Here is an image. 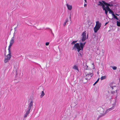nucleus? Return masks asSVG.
Returning <instances> with one entry per match:
<instances>
[{
    "mask_svg": "<svg viewBox=\"0 0 120 120\" xmlns=\"http://www.w3.org/2000/svg\"><path fill=\"white\" fill-rule=\"evenodd\" d=\"M33 106V102L31 101L30 103L29 104V106L27 109L26 112V113L24 114V117L26 118L27 117V116L29 115L30 112V110L31 107Z\"/></svg>",
    "mask_w": 120,
    "mask_h": 120,
    "instance_id": "obj_1",
    "label": "nucleus"
},
{
    "mask_svg": "<svg viewBox=\"0 0 120 120\" xmlns=\"http://www.w3.org/2000/svg\"><path fill=\"white\" fill-rule=\"evenodd\" d=\"M78 112V111L76 110L73 111L70 114L69 119L71 120L75 118L76 117Z\"/></svg>",
    "mask_w": 120,
    "mask_h": 120,
    "instance_id": "obj_2",
    "label": "nucleus"
},
{
    "mask_svg": "<svg viewBox=\"0 0 120 120\" xmlns=\"http://www.w3.org/2000/svg\"><path fill=\"white\" fill-rule=\"evenodd\" d=\"M76 49L77 51L78 52H79L80 51H82V49L79 47V43H77L75 44L73 48L72 49V50L75 49V50H76Z\"/></svg>",
    "mask_w": 120,
    "mask_h": 120,
    "instance_id": "obj_3",
    "label": "nucleus"
},
{
    "mask_svg": "<svg viewBox=\"0 0 120 120\" xmlns=\"http://www.w3.org/2000/svg\"><path fill=\"white\" fill-rule=\"evenodd\" d=\"M86 31H84L82 32V41L83 42L85 41L86 39Z\"/></svg>",
    "mask_w": 120,
    "mask_h": 120,
    "instance_id": "obj_4",
    "label": "nucleus"
},
{
    "mask_svg": "<svg viewBox=\"0 0 120 120\" xmlns=\"http://www.w3.org/2000/svg\"><path fill=\"white\" fill-rule=\"evenodd\" d=\"M115 87H116L114 85V83L113 82H112L110 83L109 84V86H108L109 89H111V88Z\"/></svg>",
    "mask_w": 120,
    "mask_h": 120,
    "instance_id": "obj_5",
    "label": "nucleus"
},
{
    "mask_svg": "<svg viewBox=\"0 0 120 120\" xmlns=\"http://www.w3.org/2000/svg\"><path fill=\"white\" fill-rule=\"evenodd\" d=\"M85 42L84 43H82L81 42H80V44H79V47L80 48H81V49H82V51L83 50V49L85 45Z\"/></svg>",
    "mask_w": 120,
    "mask_h": 120,
    "instance_id": "obj_6",
    "label": "nucleus"
},
{
    "mask_svg": "<svg viewBox=\"0 0 120 120\" xmlns=\"http://www.w3.org/2000/svg\"><path fill=\"white\" fill-rule=\"evenodd\" d=\"M115 105L114 104H113V107H112V108H110L109 109H107L106 110V111L105 112V113H106V114L109 111L113 109H114Z\"/></svg>",
    "mask_w": 120,
    "mask_h": 120,
    "instance_id": "obj_7",
    "label": "nucleus"
},
{
    "mask_svg": "<svg viewBox=\"0 0 120 120\" xmlns=\"http://www.w3.org/2000/svg\"><path fill=\"white\" fill-rule=\"evenodd\" d=\"M71 106L72 107L74 108H77L78 106L77 105V104L74 102H73L72 103L71 105Z\"/></svg>",
    "mask_w": 120,
    "mask_h": 120,
    "instance_id": "obj_8",
    "label": "nucleus"
},
{
    "mask_svg": "<svg viewBox=\"0 0 120 120\" xmlns=\"http://www.w3.org/2000/svg\"><path fill=\"white\" fill-rule=\"evenodd\" d=\"M102 2L103 3V4L105 5H108V6L111 7L113 6L112 4H110L109 3H108L105 2V1L102 0Z\"/></svg>",
    "mask_w": 120,
    "mask_h": 120,
    "instance_id": "obj_9",
    "label": "nucleus"
},
{
    "mask_svg": "<svg viewBox=\"0 0 120 120\" xmlns=\"http://www.w3.org/2000/svg\"><path fill=\"white\" fill-rule=\"evenodd\" d=\"M99 28H99V27L96 26L94 28V32L96 33Z\"/></svg>",
    "mask_w": 120,
    "mask_h": 120,
    "instance_id": "obj_10",
    "label": "nucleus"
},
{
    "mask_svg": "<svg viewBox=\"0 0 120 120\" xmlns=\"http://www.w3.org/2000/svg\"><path fill=\"white\" fill-rule=\"evenodd\" d=\"M96 26L98 27L99 28H100L101 26V24L100 23L99 21H97L96 22Z\"/></svg>",
    "mask_w": 120,
    "mask_h": 120,
    "instance_id": "obj_11",
    "label": "nucleus"
},
{
    "mask_svg": "<svg viewBox=\"0 0 120 120\" xmlns=\"http://www.w3.org/2000/svg\"><path fill=\"white\" fill-rule=\"evenodd\" d=\"M83 65L84 66V70H88V69L87 68H88V66L87 65L86 63H83Z\"/></svg>",
    "mask_w": 120,
    "mask_h": 120,
    "instance_id": "obj_12",
    "label": "nucleus"
},
{
    "mask_svg": "<svg viewBox=\"0 0 120 120\" xmlns=\"http://www.w3.org/2000/svg\"><path fill=\"white\" fill-rule=\"evenodd\" d=\"M14 42V37H13L11 38V40L10 43L13 44Z\"/></svg>",
    "mask_w": 120,
    "mask_h": 120,
    "instance_id": "obj_13",
    "label": "nucleus"
},
{
    "mask_svg": "<svg viewBox=\"0 0 120 120\" xmlns=\"http://www.w3.org/2000/svg\"><path fill=\"white\" fill-rule=\"evenodd\" d=\"M67 7L68 9L69 10H71L72 8V6L71 5H68V4H67Z\"/></svg>",
    "mask_w": 120,
    "mask_h": 120,
    "instance_id": "obj_14",
    "label": "nucleus"
},
{
    "mask_svg": "<svg viewBox=\"0 0 120 120\" xmlns=\"http://www.w3.org/2000/svg\"><path fill=\"white\" fill-rule=\"evenodd\" d=\"M109 90H110L111 91V90H114L115 91H116V92H117V87H113L111 88V89H109Z\"/></svg>",
    "mask_w": 120,
    "mask_h": 120,
    "instance_id": "obj_15",
    "label": "nucleus"
},
{
    "mask_svg": "<svg viewBox=\"0 0 120 120\" xmlns=\"http://www.w3.org/2000/svg\"><path fill=\"white\" fill-rule=\"evenodd\" d=\"M11 55H10L9 54H8L7 55L6 58H7L8 59L10 60V58H11Z\"/></svg>",
    "mask_w": 120,
    "mask_h": 120,
    "instance_id": "obj_16",
    "label": "nucleus"
},
{
    "mask_svg": "<svg viewBox=\"0 0 120 120\" xmlns=\"http://www.w3.org/2000/svg\"><path fill=\"white\" fill-rule=\"evenodd\" d=\"M84 71L85 72V74L86 75V76H87L88 77H89L90 76V73L89 72L88 73V72H86V71Z\"/></svg>",
    "mask_w": 120,
    "mask_h": 120,
    "instance_id": "obj_17",
    "label": "nucleus"
},
{
    "mask_svg": "<svg viewBox=\"0 0 120 120\" xmlns=\"http://www.w3.org/2000/svg\"><path fill=\"white\" fill-rule=\"evenodd\" d=\"M99 3L98 4V6H101L103 5V4H104L103 3L102 1H99Z\"/></svg>",
    "mask_w": 120,
    "mask_h": 120,
    "instance_id": "obj_18",
    "label": "nucleus"
},
{
    "mask_svg": "<svg viewBox=\"0 0 120 120\" xmlns=\"http://www.w3.org/2000/svg\"><path fill=\"white\" fill-rule=\"evenodd\" d=\"M106 114V113H104L103 114H101V115H100L98 117V119H97V120L99 119V118L101 117L102 116H103L105 115Z\"/></svg>",
    "mask_w": 120,
    "mask_h": 120,
    "instance_id": "obj_19",
    "label": "nucleus"
},
{
    "mask_svg": "<svg viewBox=\"0 0 120 120\" xmlns=\"http://www.w3.org/2000/svg\"><path fill=\"white\" fill-rule=\"evenodd\" d=\"M106 6L105 7V9H106V10L108 11H109V10L111 9L110 8H109L108 5Z\"/></svg>",
    "mask_w": 120,
    "mask_h": 120,
    "instance_id": "obj_20",
    "label": "nucleus"
},
{
    "mask_svg": "<svg viewBox=\"0 0 120 120\" xmlns=\"http://www.w3.org/2000/svg\"><path fill=\"white\" fill-rule=\"evenodd\" d=\"M109 11V13L111 14L112 15H113L114 14L113 12L111 9H110L109 11Z\"/></svg>",
    "mask_w": 120,
    "mask_h": 120,
    "instance_id": "obj_21",
    "label": "nucleus"
},
{
    "mask_svg": "<svg viewBox=\"0 0 120 120\" xmlns=\"http://www.w3.org/2000/svg\"><path fill=\"white\" fill-rule=\"evenodd\" d=\"M9 60H8V59L6 57H5V59L4 60V62L5 63H6L8 62Z\"/></svg>",
    "mask_w": 120,
    "mask_h": 120,
    "instance_id": "obj_22",
    "label": "nucleus"
},
{
    "mask_svg": "<svg viewBox=\"0 0 120 120\" xmlns=\"http://www.w3.org/2000/svg\"><path fill=\"white\" fill-rule=\"evenodd\" d=\"M119 21H117L116 23H117V25L118 26H120V20Z\"/></svg>",
    "mask_w": 120,
    "mask_h": 120,
    "instance_id": "obj_23",
    "label": "nucleus"
},
{
    "mask_svg": "<svg viewBox=\"0 0 120 120\" xmlns=\"http://www.w3.org/2000/svg\"><path fill=\"white\" fill-rule=\"evenodd\" d=\"M106 76H102L100 78V79L101 80H103V79H105L106 78Z\"/></svg>",
    "mask_w": 120,
    "mask_h": 120,
    "instance_id": "obj_24",
    "label": "nucleus"
},
{
    "mask_svg": "<svg viewBox=\"0 0 120 120\" xmlns=\"http://www.w3.org/2000/svg\"><path fill=\"white\" fill-rule=\"evenodd\" d=\"M45 95V93L43 91H42L41 94L40 95L41 98H42Z\"/></svg>",
    "mask_w": 120,
    "mask_h": 120,
    "instance_id": "obj_25",
    "label": "nucleus"
},
{
    "mask_svg": "<svg viewBox=\"0 0 120 120\" xmlns=\"http://www.w3.org/2000/svg\"><path fill=\"white\" fill-rule=\"evenodd\" d=\"M116 102V100L115 99H111V102L113 104L114 103H115Z\"/></svg>",
    "mask_w": 120,
    "mask_h": 120,
    "instance_id": "obj_26",
    "label": "nucleus"
},
{
    "mask_svg": "<svg viewBox=\"0 0 120 120\" xmlns=\"http://www.w3.org/2000/svg\"><path fill=\"white\" fill-rule=\"evenodd\" d=\"M83 50L82 51H81L79 53V54L78 55L79 56H81L82 57V54H83L82 52Z\"/></svg>",
    "mask_w": 120,
    "mask_h": 120,
    "instance_id": "obj_27",
    "label": "nucleus"
},
{
    "mask_svg": "<svg viewBox=\"0 0 120 120\" xmlns=\"http://www.w3.org/2000/svg\"><path fill=\"white\" fill-rule=\"evenodd\" d=\"M73 68L75 70H78V67L76 65H74L73 66Z\"/></svg>",
    "mask_w": 120,
    "mask_h": 120,
    "instance_id": "obj_28",
    "label": "nucleus"
},
{
    "mask_svg": "<svg viewBox=\"0 0 120 120\" xmlns=\"http://www.w3.org/2000/svg\"><path fill=\"white\" fill-rule=\"evenodd\" d=\"M112 16L113 17V18H114V19H116L117 20L119 19L114 14Z\"/></svg>",
    "mask_w": 120,
    "mask_h": 120,
    "instance_id": "obj_29",
    "label": "nucleus"
},
{
    "mask_svg": "<svg viewBox=\"0 0 120 120\" xmlns=\"http://www.w3.org/2000/svg\"><path fill=\"white\" fill-rule=\"evenodd\" d=\"M105 4H103L102 6H102V8H103V10H105Z\"/></svg>",
    "mask_w": 120,
    "mask_h": 120,
    "instance_id": "obj_30",
    "label": "nucleus"
},
{
    "mask_svg": "<svg viewBox=\"0 0 120 120\" xmlns=\"http://www.w3.org/2000/svg\"><path fill=\"white\" fill-rule=\"evenodd\" d=\"M77 42V41H73V42L71 43V44L72 45H73V44H75V43H76V42Z\"/></svg>",
    "mask_w": 120,
    "mask_h": 120,
    "instance_id": "obj_31",
    "label": "nucleus"
},
{
    "mask_svg": "<svg viewBox=\"0 0 120 120\" xmlns=\"http://www.w3.org/2000/svg\"><path fill=\"white\" fill-rule=\"evenodd\" d=\"M8 53H9L8 54L11 55V51L10 49H8Z\"/></svg>",
    "mask_w": 120,
    "mask_h": 120,
    "instance_id": "obj_32",
    "label": "nucleus"
},
{
    "mask_svg": "<svg viewBox=\"0 0 120 120\" xmlns=\"http://www.w3.org/2000/svg\"><path fill=\"white\" fill-rule=\"evenodd\" d=\"M14 29L15 31H14V34H16V33L17 31L16 30V28H15Z\"/></svg>",
    "mask_w": 120,
    "mask_h": 120,
    "instance_id": "obj_33",
    "label": "nucleus"
},
{
    "mask_svg": "<svg viewBox=\"0 0 120 120\" xmlns=\"http://www.w3.org/2000/svg\"><path fill=\"white\" fill-rule=\"evenodd\" d=\"M96 37V34L95 33L92 36V38H94Z\"/></svg>",
    "mask_w": 120,
    "mask_h": 120,
    "instance_id": "obj_34",
    "label": "nucleus"
},
{
    "mask_svg": "<svg viewBox=\"0 0 120 120\" xmlns=\"http://www.w3.org/2000/svg\"><path fill=\"white\" fill-rule=\"evenodd\" d=\"M13 45V44L10 43V45L8 46V49H10L11 46Z\"/></svg>",
    "mask_w": 120,
    "mask_h": 120,
    "instance_id": "obj_35",
    "label": "nucleus"
},
{
    "mask_svg": "<svg viewBox=\"0 0 120 120\" xmlns=\"http://www.w3.org/2000/svg\"><path fill=\"white\" fill-rule=\"evenodd\" d=\"M48 28L50 30V31H51V33L53 35V36H54V34L52 33V30L51 29H50L49 28Z\"/></svg>",
    "mask_w": 120,
    "mask_h": 120,
    "instance_id": "obj_36",
    "label": "nucleus"
},
{
    "mask_svg": "<svg viewBox=\"0 0 120 120\" xmlns=\"http://www.w3.org/2000/svg\"><path fill=\"white\" fill-rule=\"evenodd\" d=\"M112 69L114 70H116L117 68V67L116 66H113L112 67Z\"/></svg>",
    "mask_w": 120,
    "mask_h": 120,
    "instance_id": "obj_37",
    "label": "nucleus"
},
{
    "mask_svg": "<svg viewBox=\"0 0 120 120\" xmlns=\"http://www.w3.org/2000/svg\"><path fill=\"white\" fill-rule=\"evenodd\" d=\"M104 10L105 11V13L106 14V15H107V13L108 12V11L106 10V9H105V10Z\"/></svg>",
    "mask_w": 120,
    "mask_h": 120,
    "instance_id": "obj_38",
    "label": "nucleus"
},
{
    "mask_svg": "<svg viewBox=\"0 0 120 120\" xmlns=\"http://www.w3.org/2000/svg\"><path fill=\"white\" fill-rule=\"evenodd\" d=\"M115 93V91L114 90H112V91L111 92V94H113Z\"/></svg>",
    "mask_w": 120,
    "mask_h": 120,
    "instance_id": "obj_39",
    "label": "nucleus"
},
{
    "mask_svg": "<svg viewBox=\"0 0 120 120\" xmlns=\"http://www.w3.org/2000/svg\"><path fill=\"white\" fill-rule=\"evenodd\" d=\"M90 78H91L93 75V74L92 73H90Z\"/></svg>",
    "mask_w": 120,
    "mask_h": 120,
    "instance_id": "obj_40",
    "label": "nucleus"
},
{
    "mask_svg": "<svg viewBox=\"0 0 120 120\" xmlns=\"http://www.w3.org/2000/svg\"><path fill=\"white\" fill-rule=\"evenodd\" d=\"M85 79L87 80H90V78H86Z\"/></svg>",
    "mask_w": 120,
    "mask_h": 120,
    "instance_id": "obj_41",
    "label": "nucleus"
},
{
    "mask_svg": "<svg viewBox=\"0 0 120 120\" xmlns=\"http://www.w3.org/2000/svg\"><path fill=\"white\" fill-rule=\"evenodd\" d=\"M49 44V42H46L45 43V45H48Z\"/></svg>",
    "mask_w": 120,
    "mask_h": 120,
    "instance_id": "obj_42",
    "label": "nucleus"
},
{
    "mask_svg": "<svg viewBox=\"0 0 120 120\" xmlns=\"http://www.w3.org/2000/svg\"><path fill=\"white\" fill-rule=\"evenodd\" d=\"M15 73L16 74V75H17V69H15Z\"/></svg>",
    "mask_w": 120,
    "mask_h": 120,
    "instance_id": "obj_43",
    "label": "nucleus"
},
{
    "mask_svg": "<svg viewBox=\"0 0 120 120\" xmlns=\"http://www.w3.org/2000/svg\"><path fill=\"white\" fill-rule=\"evenodd\" d=\"M60 118L62 120L64 119V118H63V116L62 115L60 117Z\"/></svg>",
    "mask_w": 120,
    "mask_h": 120,
    "instance_id": "obj_44",
    "label": "nucleus"
},
{
    "mask_svg": "<svg viewBox=\"0 0 120 120\" xmlns=\"http://www.w3.org/2000/svg\"><path fill=\"white\" fill-rule=\"evenodd\" d=\"M99 79H100V78H98V79H97V80L95 82L96 83H97L98 82V81H99Z\"/></svg>",
    "mask_w": 120,
    "mask_h": 120,
    "instance_id": "obj_45",
    "label": "nucleus"
},
{
    "mask_svg": "<svg viewBox=\"0 0 120 120\" xmlns=\"http://www.w3.org/2000/svg\"><path fill=\"white\" fill-rule=\"evenodd\" d=\"M66 22H65L63 24V26H64L66 25Z\"/></svg>",
    "mask_w": 120,
    "mask_h": 120,
    "instance_id": "obj_46",
    "label": "nucleus"
},
{
    "mask_svg": "<svg viewBox=\"0 0 120 120\" xmlns=\"http://www.w3.org/2000/svg\"><path fill=\"white\" fill-rule=\"evenodd\" d=\"M109 22H106L105 23V26L106 25H107V24H108Z\"/></svg>",
    "mask_w": 120,
    "mask_h": 120,
    "instance_id": "obj_47",
    "label": "nucleus"
},
{
    "mask_svg": "<svg viewBox=\"0 0 120 120\" xmlns=\"http://www.w3.org/2000/svg\"><path fill=\"white\" fill-rule=\"evenodd\" d=\"M71 13L70 14V20H71Z\"/></svg>",
    "mask_w": 120,
    "mask_h": 120,
    "instance_id": "obj_48",
    "label": "nucleus"
},
{
    "mask_svg": "<svg viewBox=\"0 0 120 120\" xmlns=\"http://www.w3.org/2000/svg\"><path fill=\"white\" fill-rule=\"evenodd\" d=\"M68 19H67L66 20L65 22H66V23H67L68 22Z\"/></svg>",
    "mask_w": 120,
    "mask_h": 120,
    "instance_id": "obj_49",
    "label": "nucleus"
},
{
    "mask_svg": "<svg viewBox=\"0 0 120 120\" xmlns=\"http://www.w3.org/2000/svg\"><path fill=\"white\" fill-rule=\"evenodd\" d=\"M84 6L85 7H86V4H84Z\"/></svg>",
    "mask_w": 120,
    "mask_h": 120,
    "instance_id": "obj_50",
    "label": "nucleus"
},
{
    "mask_svg": "<svg viewBox=\"0 0 120 120\" xmlns=\"http://www.w3.org/2000/svg\"><path fill=\"white\" fill-rule=\"evenodd\" d=\"M97 83H96V82H95L94 83V84H93V85H95V84H96Z\"/></svg>",
    "mask_w": 120,
    "mask_h": 120,
    "instance_id": "obj_51",
    "label": "nucleus"
},
{
    "mask_svg": "<svg viewBox=\"0 0 120 120\" xmlns=\"http://www.w3.org/2000/svg\"><path fill=\"white\" fill-rule=\"evenodd\" d=\"M120 30V29H119V28H118V31H119Z\"/></svg>",
    "mask_w": 120,
    "mask_h": 120,
    "instance_id": "obj_52",
    "label": "nucleus"
},
{
    "mask_svg": "<svg viewBox=\"0 0 120 120\" xmlns=\"http://www.w3.org/2000/svg\"><path fill=\"white\" fill-rule=\"evenodd\" d=\"M115 15H118V16H119V15L117 14H115Z\"/></svg>",
    "mask_w": 120,
    "mask_h": 120,
    "instance_id": "obj_53",
    "label": "nucleus"
},
{
    "mask_svg": "<svg viewBox=\"0 0 120 120\" xmlns=\"http://www.w3.org/2000/svg\"><path fill=\"white\" fill-rule=\"evenodd\" d=\"M84 1L86 2V0H84Z\"/></svg>",
    "mask_w": 120,
    "mask_h": 120,
    "instance_id": "obj_54",
    "label": "nucleus"
},
{
    "mask_svg": "<svg viewBox=\"0 0 120 120\" xmlns=\"http://www.w3.org/2000/svg\"><path fill=\"white\" fill-rule=\"evenodd\" d=\"M15 34H14H14H13V37H14V38Z\"/></svg>",
    "mask_w": 120,
    "mask_h": 120,
    "instance_id": "obj_55",
    "label": "nucleus"
},
{
    "mask_svg": "<svg viewBox=\"0 0 120 120\" xmlns=\"http://www.w3.org/2000/svg\"><path fill=\"white\" fill-rule=\"evenodd\" d=\"M18 26V25H17V26L16 27H15V28H16H16L17 27V26Z\"/></svg>",
    "mask_w": 120,
    "mask_h": 120,
    "instance_id": "obj_56",
    "label": "nucleus"
},
{
    "mask_svg": "<svg viewBox=\"0 0 120 120\" xmlns=\"http://www.w3.org/2000/svg\"><path fill=\"white\" fill-rule=\"evenodd\" d=\"M88 38V34H87V39Z\"/></svg>",
    "mask_w": 120,
    "mask_h": 120,
    "instance_id": "obj_57",
    "label": "nucleus"
},
{
    "mask_svg": "<svg viewBox=\"0 0 120 120\" xmlns=\"http://www.w3.org/2000/svg\"><path fill=\"white\" fill-rule=\"evenodd\" d=\"M80 113H81V112H79V114H80Z\"/></svg>",
    "mask_w": 120,
    "mask_h": 120,
    "instance_id": "obj_58",
    "label": "nucleus"
},
{
    "mask_svg": "<svg viewBox=\"0 0 120 120\" xmlns=\"http://www.w3.org/2000/svg\"><path fill=\"white\" fill-rule=\"evenodd\" d=\"M119 81H120V78H119Z\"/></svg>",
    "mask_w": 120,
    "mask_h": 120,
    "instance_id": "obj_59",
    "label": "nucleus"
},
{
    "mask_svg": "<svg viewBox=\"0 0 120 120\" xmlns=\"http://www.w3.org/2000/svg\"><path fill=\"white\" fill-rule=\"evenodd\" d=\"M65 116V117H64V118H65L66 117V116Z\"/></svg>",
    "mask_w": 120,
    "mask_h": 120,
    "instance_id": "obj_60",
    "label": "nucleus"
},
{
    "mask_svg": "<svg viewBox=\"0 0 120 120\" xmlns=\"http://www.w3.org/2000/svg\"><path fill=\"white\" fill-rule=\"evenodd\" d=\"M93 64V65H94V64L93 63V64Z\"/></svg>",
    "mask_w": 120,
    "mask_h": 120,
    "instance_id": "obj_61",
    "label": "nucleus"
}]
</instances>
